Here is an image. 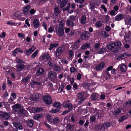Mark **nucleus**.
Masks as SVG:
<instances>
[{"label":"nucleus","mask_w":131,"mask_h":131,"mask_svg":"<svg viewBox=\"0 0 131 131\" xmlns=\"http://www.w3.org/2000/svg\"><path fill=\"white\" fill-rule=\"evenodd\" d=\"M64 33V28H60V27H59L58 31H57V35L59 36H62Z\"/></svg>","instance_id":"obj_8"},{"label":"nucleus","mask_w":131,"mask_h":131,"mask_svg":"<svg viewBox=\"0 0 131 131\" xmlns=\"http://www.w3.org/2000/svg\"><path fill=\"white\" fill-rule=\"evenodd\" d=\"M90 44L89 43H87L82 45L81 47V48L82 50H84L87 48H89L90 47Z\"/></svg>","instance_id":"obj_25"},{"label":"nucleus","mask_w":131,"mask_h":131,"mask_svg":"<svg viewBox=\"0 0 131 131\" xmlns=\"http://www.w3.org/2000/svg\"><path fill=\"white\" fill-rule=\"evenodd\" d=\"M126 118V117L125 116H123L119 118V122H122Z\"/></svg>","instance_id":"obj_50"},{"label":"nucleus","mask_w":131,"mask_h":131,"mask_svg":"<svg viewBox=\"0 0 131 131\" xmlns=\"http://www.w3.org/2000/svg\"><path fill=\"white\" fill-rule=\"evenodd\" d=\"M81 77L82 75L80 73H78L77 77V79L78 80H80L81 79Z\"/></svg>","instance_id":"obj_57"},{"label":"nucleus","mask_w":131,"mask_h":131,"mask_svg":"<svg viewBox=\"0 0 131 131\" xmlns=\"http://www.w3.org/2000/svg\"><path fill=\"white\" fill-rule=\"evenodd\" d=\"M59 45L58 43H54L51 44L50 45V47L48 48L49 50L51 51L54 48H56L58 47Z\"/></svg>","instance_id":"obj_22"},{"label":"nucleus","mask_w":131,"mask_h":131,"mask_svg":"<svg viewBox=\"0 0 131 131\" xmlns=\"http://www.w3.org/2000/svg\"><path fill=\"white\" fill-rule=\"evenodd\" d=\"M10 115L7 112L0 111V118H4L7 120L10 118Z\"/></svg>","instance_id":"obj_5"},{"label":"nucleus","mask_w":131,"mask_h":131,"mask_svg":"<svg viewBox=\"0 0 131 131\" xmlns=\"http://www.w3.org/2000/svg\"><path fill=\"white\" fill-rule=\"evenodd\" d=\"M105 72L106 73L105 79L107 80L111 77V75L108 72Z\"/></svg>","instance_id":"obj_48"},{"label":"nucleus","mask_w":131,"mask_h":131,"mask_svg":"<svg viewBox=\"0 0 131 131\" xmlns=\"http://www.w3.org/2000/svg\"><path fill=\"white\" fill-rule=\"evenodd\" d=\"M66 24L68 26L72 27L74 25V23L69 19H68L66 22Z\"/></svg>","instance_id":"obj_23"},{"label":"nucleus","mask_w":131,"mask_h":131,"mask_svg":"<svg viewBox=\"0 0 131 131\" xmlns=\"http://www.w3.org/2000/svg\"><path fill=\"white\" fill-rule=\"evenodd\" d=\"M125 104L127 105L131 106V100L130 101H127L125 102Z\"/></svg>","instance_id":"obj_54"},{"label":"nucleus","mask_w":131,"mask_h":131,"mask_svg":"<svg viewBox=\"0 0 131 131\" xmlns=\"http://www.w3.org/2000/svg\"><path fill=\"white\" fill-rule=\"evenodd\" d=\"M14 126L17 129H22L23 127L21 124L18 122H15L13 123Z\"/></svg>","instance_id":"obj_10"},{"label":"nucleus","mask_w":131,"mask_h":131,"mask_svg":"<svg viewBox=\"0 0 131 131\" xmlns=\"http://www.w3.org/2000/svg\"><path fill=\"white\" fill-rule=\"evenodd\" d=\"M119 68L120 70L123 72H125L126 70L127 67L125 64H121L119 65Z\"/></svg>","instance_id":"obj_11"},{"label":"nucleus","mask_w":131,"mask_h":131,"mask_svg":"<svg viewBox=\"0 0 131 131\" xmlns=\"http://www.w3.org/2000/svg\"><path fill=\"white\" fill-rule=\"evenodd\" d=\"M30 79V77L29 76H27L26 77L23 78L22 81L25 83H26L28 82V80Z\"/></svg>","instance_id":"obj_40"},{"label":"nucleus","mask_w":131,"mask_h":131,"mask_svg":"<svg viewBox=\"0 0 131 131\" xmlns=\"http://www.w3.org/2000/svg\"><path fill=\"white\" fill-rule=\"evenodd\" d=\"M53 124H57L59 122V119L58 117H55L53 119Z\"/></svg>","instance_id":"obj_38"},{"label":"nucleus","mask_w":131,"mask_h":131,"mask_svg":"<svg viewBox=\"0 0 131 131\" xmlns=\"http://www.w3.org/2000/svg\"><path fill=\"white\" fill-rule=\"evenodd\" d=\"M18 35V37L20 38H24L25 37V34L22 33H19Z\"/></svg>","instance_id":"obj_49"},{"label":"nucleus","mask_w":131,"mask_h":131,"mask_svg":"<svg viewBox=\"0 0 131 131\" xmlns=\"http://www.w3.org/2000/svg\"><path fill=\"white\" fill-rule=\"evenodd\" d=\"M34 48V47H32V48H30L29 49H28L26 50V54L27 56H28L30 55L31 53L34 51V50H32V49Z\"/></svg>","instance_id":"obj_30"},{"label":"nucleus","mask_w":131,"mask_h":131,"mask_svg":"<svg viewBox=\"0 0 131 131\" xmlns=\"http://www.w3.org/2000/svg\"><path fill=\"white\" fill-rule=\"evenodd\" d=\"M38 52L37 50H36L31 56V58H35L37 56L38 53Z\"/></svg>","instance_id":"obj_41"},{"label":"nucleus","mask_w":131,"mask_h":131,"mask_svg":"<svg viewBox=\"0 0 131 131\" xmlns=\"http://www.w3.org/2000/svg\"><path fill=\"white\" fill-rule=\"evenodd\" d=\"M86 18L85 15H83L82 16L81 20V23L83 24H85L86 23Z\"/></svg>","instance_id":"obj_29"},{"label":"nucleus","mask_w":131,"mask_h":131,"mask_svg":"<svg viewBox=\"0 0 131 131\" xmlns=\"http://www.w3.org/2000/svg\"><path fill=\"white\" fill-rule=\"evenodd\" d=\"M83 87L86 89V88H88L90 86V84L88 83H85L83 85Z\"/></svg>","instance_id":"obj_51"},{"label":"nucleus","mask_w":131,"mask_h":131,"mask_svg":"<svg viewBox=\"0 0 131 131\" xmlns=\"http://www.w3.org/2000/svg\"><path fill=\"white\" fill-rule=\"evenodd\" d=\"M54 12L56 16H57L60 13V10L58 7H57L54 8Z\"/></svg>","instance_id":"obj_27"},{"label":"nucleus","mask_w":131,"mask_h":131,"mask_svg":"<svg viewBox=\"0 0 131 131\" xmlns=\"http://www.w3.org/2000/svg\"><path fill=\"white\" fill-rule=\"evenodd\" d=\"M64 24L62 21H61L59 25V27H60V28H64L63 26Z\"/></svg>","instance_id":"obj_60"},{"label":"nucleus","mask_w":131,"mask_h":131,"mask_svg":"<svg viewBox=\"0 0 131 131\" xmlns=\"http://www.w3.org/2000/svg\"><path fill=\"white\" fill-rule=\"evenodd\" d=\"M68 54H69L70 58L74 56V52H73L72 50H70L68 52Z\"/></svg>","instance_id":"obj_44"},{"label":"nucleus","mask_w":131,"mask_h":131,"mask_svg":"<svg viewBox=\"0 0 131 131\" xmlns=\"http://www.w3.org/2000/svg\"><path fill=\"white\" fill-rule=\"evenodd\" d=\"M89 5V9L92 10L95 8V4L94 1H92L90 3Z\"/></svg>","instance_id":"obj_16"},{"label":"nucleus","mask_w":131,"mask_h":131,"mask_svg":"<svg viewBox=\"0 0 131 131\" xmlns=\"http://www.w3.org/2000/svg\"><path fill=\"white\" fill-rule=\"evenodd\" d=\"M70 110H66L64 111L62 113V115H64L65 114H66L68 113L69 112H70Z\"/></svg>","instance_id":"obj_62"},{"label":"nucleus","mask_w":131,"mask_h":131,"mask_svg":"<svg viewBox=\"0 0 131 131\" xmlns=\"http://www.w3.org/2000/svg\"><path fill=\"white\" fill-rule=\"evenodd\" d=\"M12 108L15 112H17L16 109H20L21 107V105L19 104H16L12 106Z\"/></svg>","instance_id":"obj_14"},{"label":"nucleus","mask_w":131,"mask_h":131,"mask_svg":"<svg viewBox=\"0 0 131 131\" xmlns=\"http://www.w3.org/2000/svg\"><path fill=\"white\" fill-rule=\"evenodd\" d=\"M30 6L29 5H27L23 9V12L25 15H27L28 11L30 9Z\"/></svg>","instance_id":"obj_13"},{"label":"nucleus","mask_w":131,"mask_h":131,"mask_svg":"<svg viewBox=\"0 0 131 131\" xmlns=\"http://www.w3.org/2000/svg\"><path fill=\"white\" fill-rule=\"evenodd\" d=\"M124 53L122 54L120 56H119L118 58H117V59L118 60L121 59H124L125 58V57L124 56Z\"/></svg>","instance_id":"obj_61"},{"label":"nucleus","mask_w":131,"mask_h":131,"mask_svg":"<svg viewBox=\"0 0 131 131\" xmlns=\"http://www.w3.org/2000/svg\"><path fill=\"white\" fill-rule=\"evenodd\" d=\"M91 99L94 100H96L97 99V95L95 93H93L91 95Z\"/></svg>","instance_id":"obj_35"},{"label":"nucleus","mask_w":131,"mask_h":131,"mask_svg":"<svg viewBox=\"0 0 131 131\" xmlns=\"http://www.w3.org/2000/svg\"><path fill=\"white\" fill-rule=\"evenodd\" d=\"M39 95L37 93H35L31 96L30 97V100L36 102L39 101Z\"/></svg>","instance_id":"obj_4"},{"label":"nucleus","mask_w":131,"mask_h":131,"mask_svg":"<svg viewBox=\"0 0 131 131\" xmlns=\"http://www.w3.org/2000/svg\"><path fill=\"white\" fill-rule=\"evenodd\" d=\"M43 110L42 108L41 107H33L32 108V110L33 112L34 111L36 112L41 111Z\"/></svg>","instance_id":"obj_24"},{"label":"nucleus","mask_w":131,"mask_h":131,"mask_svg":"<svg viewBox=\"0 0 131 131\" xmlns=\"http://www.w3.org/2000/svg\"><path fill=\"white\" fill-rule=\"evenodd\" d=\"M121 111V108H117L115 109L113 112V114L115 116L117 115L120 113Z\"/></svg>","instance_id":"obj_21"},{"label":"nucleus","mask_w":131,"mask_h":131,"mask_svg":"<svg viewBox=\"0 0 131 131\" xmlns=\"http://www.w3.org/2000/svg\"><path fill=\"white\" fill-rule=\"evenodd\" d=\"M100 44L99 43H96L94 45V47L96 48V50L100 46Z\"/></svg>","instance_id":"obj_64"},{"label":"nucleus","mask_w":131,"mask_h":131,"mask_svg":"<svg viewBox=\"0 0 131 131\" xmlns=\"http://www.w3.org/2000/svg\"><path fill=\"white\" fill-rule=\"evenodd\" d=\"M43 99L45 103L47 105H50L52 103V99L49 95L45 96Z\"/></svg>","instance_id":"obj_2"},{"label":"nucleus","mask_w":131,"mask_h":131,"mask_svg":"<svg viewBox=\"0 0 131 131\" xmlns=\"http://www.w3.org/2000/svg\"><path fill=\"white\" fill-rule=\"evenodd\" d=\"M53 69L55 71L59 72L60 71L61 67L60 66H54Z\"/></svg>","instance_id":"obj_33"},{"label":"nucleus","mask_w":131,"mask_h":131,"mask_svg":"<svg viewBox=\"0 0 131 131\" xmlns=\"http://www.w3.org/2000/svg\"><path fill=\"white\" fill-rule=\"evenodd\" d=\"M124 38L126 41H129V39L131 38V36L129 35L128 34L125 36Z\"/></svg>","instance_id":"obj_43"},{"label":"nucleus","mask_w":131,"mask_h":131,"mask_svg":"<svg viewBox=\"0 0 131 131\" xmlns=\"http://www.w3.org/2000/svg\"><path fill=\"white\" fill-rule=\"evenodd\" d=\"M14 16L16 17L17 19L20 20L21 15L20 14V12L18 11L16 12L14 14Z\"/></svg>","instance_id":"obj_26"},{"label":"nucleus","mask_w":131,"mask_h":131,"mask_svg":"<svg viewBox=\"0 0 131 131\" xmlns=\"http://www.w3.org/2000/svg\"><path fill=\"white\" fill-rule=\"evenodd\" d=\"M36 12V11H35L34 9H32L29 11V13L31 14H33L35 13Z\"/></svg>","instance_id":"obj_63"},{"label":"nucleus","mask_w":131,"mask_h":131,"mask_svg":"<svg viewBox=\"0 0 131 131\" xmlns=\"http://www.w3.org/2000/svg\"><path fill=\"white\" fill-rule=\"evenodd\" d=\"M44 72V69L40 68L36 71L35 74V75L37 77L40 76Z\"/></svg>","instance_id":"obj_12"},{"label":"nucleus","mask_w":131,"mask_h":131,"mask_svg":"<svg viewBox=\"0 0 131 131\" xmlns=\"http://www.w3.org/2000/svg\"><path fill=\"white\" fill-rule=\"evenodd\" d=\"M43 117L42 114H38L35 115L34 117V118L36 120H38L39 118H42Z\"/></svg>","instance_id":"obj_31"},{"label":"nucleus","mask_w":131,"mask_h":131,"mask_svg":"<svg viewBox=\"0 0 131 131\" xmlns=\"http://www.w3.org/2000/svg\"><path fill=\"white\" fill-rule=\"evenodd\" d=\"M102 24V23L101 21H99L95 23V25L96 27L99 28L101 27Z\"/></svg>","instance_id":"obj_37"},{"label":"nucleus","mask_w":131,"mask_h":131,"mask_svg":"<svg viewBox=\"0 0 131 131\" xmlns=\"http://www.w3.org/2000/svg\"><path fill=\"white\" fill-rule=\"evenodd\" d=\"M46 117L47 120L50 122H52L53 119V117L50 114H47Z\"/></svg>","instance_id":"obj_34"},{"label":"nucleus","mask_w":131,"mask_h":131,"mask_svg":"<svg viewBox=\"0 0 131 131\" xmlns=\"http://www.w3.org/2000/svg\"><path fill=\"white\" fill-rule=\"evenodd\" d=\"M25 66L22 63L17 64L16 68L18 70V71H21L24 68Z\"/></svg>","instance_id":"obj_17"},{"label":"nucleus","mask_w":131,"mask_h":131,"mask_svg":"<svg viewBox=\"0 0 131 131\" xmlns=\"http://www.w3.org/2000/svg\"><path fill=\"white\" fill-rule=\"evenodd\" d=\"M96 119V117L94 115H91L90 117V120L92 122H94Z\"/></svg>","instance_id":"obj_39"},{"label":"nucleus","mask_w":131,"mask_h":131,"mask_svg":"<svg viewBox=\"0 0 131 131\" xmlns=\"http://www.w3.org/2000/svg\"><path fill=\"white\" fill-rule=\"evenodd\" d=\"M16 62L17 63L20 64L24 63L23 61L21 60L20 59H18L16 60Z\"/></svg>","instance_id":"obj_56"},{"label":"nucleus","mask_w":131,"mask_h":131,"mask_svg":"<svg viewBox=\"0 0 131 131\" xmlns=\"http://www.w3.org/2000/svg\"><path fill=\"white\" fill-rule=\"evenodd\" d=\"M53 106L58 109H61V104L60 102H56L54 103Z\"/></svg>","instance_id":"obj_15"},{"label":"nucleus","mask_w":131,"mask_h":131,"mask_svg":"<svg viewBox=\"0 0 131 131\" xmlns=\"http://www.w3.org/2000/svg\"><path fill=\"white\" fill-rule=\"evenodd\" d=\"M102 34L103 35V36L105 38H106L109 37V35L105 31H104L103 32Z\"/></svg>","instance_id":"obj_46"},{"label":"nucleus","mask_w":131,"mask_h":131,"mask_svg":"<svg viewBox=\"0 0 131 131\" xmlns=\"http://www.w3.org/2000/svg\"><path fill=\"white\" fill-rule=\"evenodd\" d=\"M113 66H110L108 67H107L105 70V72H108V71H110V70H112V69H113Z\"/></svg>","instance_id":"obj_53"},{"label":"nucleus","mask_w":131,"mask_h":131,"mask_svg":"<svg viewBox=\"0 0 131 131\" xmlns=\"http://www.w3.org/2000/svg\"><path fill=\"white\" fill-rule=\"evenodd\" d=\"M62 51V47L59 48L57 49L56 51V56H59Z\"/></svg>","instance_id":"obj_18"},{"label":"nucleus","mask_w":131,"mask_h":131,"mask_svg":"<svg viewBox=\"0 0 131 131\" xmlns=\"http://www.w3.org/2000/svg\"><path fill=\"white\" fill-rule=\"evenodd\" d=\"M64 0H62L60 3V7L61 9L63 8L66 5L67 1H65Z\"/></svg>","instance_id":"obj_20"},{"label":"nucleus","mask_w":131,"mask_h":131,"mask_svg":"<svg viewBox=\"0 0 131 131\" xmlns=\"http://www.w3.org/2000/svg\"><path fill=\"white\" fill-rule=\"evenodd\" d=\"M122 45L119 41L115 42L110 44L107 46V48L115 53H117L120 48Z\"/></svg>","instance_id":"obj_1"},{"label":"nucleus","mask_w":131,"mask_h":131,"mask_svg":"<svg viewBox=\"0 0 131 131\" xmlns=\"http://www.w3.org/2000/svg\"><path fill=\"white\" fill-rule=\"evenodd\" d=\"M103 125L104 128L106 129L110 126L111 123L109 122H107L104 123Z\"/></svg>","instance_id":"obj_32"},{"label":"nucleus","mask_w":131,"mask_h":131,"mask_svg":"<svg viewBox=\"0 0 131 131\" xmlns=\"http://www.w3.org/2000/svg\"><path fill=\"white\" fill-rule=\"evenodd\" d=\"M27 126L30 128H32L34 125V121L31 119H29L25 121Z\"/></svg>","instance_id":"obj_7"},{"label":"nucleus","mask_w":131,"mask_h":131,"mask_svg":"<svg viewBox=\"0 0 131 131\" xmlns=\"http://www.w3.org/2000/svg\"><path fill=\"white\" fill-rule=\"evenodd\" d=\"M105 30L106 31L109 32L111 30V28L110 26H107L105 27Z\"/></svg>","instance_id":"obj_55"},{"label":"nucleus","mask_w":131,"mask_h":131,"mask_svg":"<svg viewBox=\"0 0 131 131\" xmlns=\"http://www.w3.org/2000/svg\"><path fill=\"white\" fill-rule=\"evenodd\" d=\"M105 65V64L104 62L100 63L96 66L95 68L96 70L98 71H101L104 68Z\"/></svg>","instance_id":"obj_6"},{"label":"nucleus","mask_w":131,"mask_h":131,"mask_svg":"<svg viewBox=\"0 0 131 131\" xmlns=\"http://www.w3.org/2000/svg\"><path fill=\"white\" fill-rule=\"evenodd\" d=\"M90 33L88 31L83 32L82 34L80 35V39L83 40H85L86 38H89L90 35Z\"/></svg>","instance_id":"obj_3"},{"label":"nucleus","mask_w":131,"mask_h":131,"mask_svg":"<svg viewBox=\"0 0 131 131\" xmlns=\"http://www.w3.org/2000/svg\"><path fill=\"white\" fill-rule=\"evenodd\" d=\"M123 16L121 14H119L116 15L115 18V20L117 21H119L123 19Z\"/></svg>","instance_id":"obj_19"},{"label":"nucleus","mask_w":131,"mask_h":131,"mask_svg":"<svg viewBox=\"0 0 131 131\" xmlns=\"http://www.w3.org/2000/svg\"><path fill=\"white\" fill-rule=\"evenodd\" d=\"M80 40L79 39H78L74 43V47H77L78 46V45L80 42Z\"/></svg>","instance_id":"obj_52"},{"label":"nucleus","mask_w":131,"mask_h":131,"mask_svg":"<svg viewBox=\"0 0 131 131\" xmlns=\"http://www.w3.org/2000/svg\"><path fill=\"white\" fill-rule=\"evenodd\" d=\"M46 59L48 61H50L51 60V57L49 56L48 54H47L46 55Z\"/></svg>","instance_id":"obj_58"},{"label":"nucleus","mask_w":131,"mask_h":131,"mask_svg":"<svg viewBox=\"0 0 131 131\" xmlns=\"http://www.w3.org/2000/svg\"><path fill=\"white\" fill-rule=\"evenodd\" d=\"M95 129L97 131H101L104 129L103 125H96L95 126Z\"/></svg>","instance_id":"obj_28"},{"label":"nucleus","mask_w":131,"mask_h":131,"mask_svg":"<svg viewBox=\"0 0 131 131\" xmlns=\"http://www.w3.org/2000/svg\"><path fill=\"white\" fill-rule=\"evenodd\" d=\"M70 72L71 73H73L77 71V69L74 67H71L70 69Z\"/></svg>","instance_id":"obj_45"},{"label":"nucleus","mask_w":131,"mask_h":131,"mask_svg":"<svg viewBox=\"0 0 131 131\" xmlns=\"http://www.w3.org/2000/svg\"><path fill=\"white\" fill-rule=\"evenodd\" d=\"M17 52L18 51L17 50V48H16L13 50L12 53L13 55H14V56H16Z\"/></svg>","instance_id":"obj_59"},{"label":"nucleus","mask_w":131,"mask_h":131,"mask_svg":"<svg viewBox=\"0 0 131 131\" xmlns=\"http://www.w3.org/2000/svg\"><path fill=\"white\" fill-rule=\"evenodd\" d=\"M54 31V28L52 26H50L48 29V32L49 33H52Z\"/></svg>","instance_id":"obj_47"},{"label":"nucleus","mask_w":131,"mask_h":131,"mask_svg":"<svg viewBox=\"0 0 131 131\" xmlns=\"http://www.w3.org/2000/svg\"><path fill=\"white\" fill-rule=\"evenodd\" d=\"M33 26L35 28H37L40 26V22L39 20L36 18L34 19L33 21Z\"/></svg>","instance_id":"obj_9"},{"label":"nucleus","mask_w":131,"mask_h":131,"mask_svg":"<svg viewBox=\"0 0 131 131\" xmlns=\"http://www.w3.org/2000/svg\"><path fill=\"white\" fill-rule=\"evenodd\" d=\"M67 106L68 107L67 108H68V110H70V111L71 110H72L73 108V106L71 103H68Z\"/></svg>","instance_id":"obj_42"},{"label":"nucleus","mask_w":131,"mask_h":131,"mask_svg":"<svg viewBox=\"0 0 131 131\" xmlns=\"http://www.w3.org/2000/svg\"><path fill=\"white\" fill-rule=\"evenodd\" d=\"M106 50V49L105 48H102L100 49L98 52L99 54H102Z\"/></svg>","instance_id":"obj_36"}]
</instances>
